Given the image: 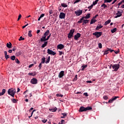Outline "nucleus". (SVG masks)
I'll use <instances>...</instances> for the list:
<instances>
[{
  "label": "nucleus",
  "instance_id": "49530a36",
  "mask_svg": "<svg viewBox=\"0 0 124 124\" xmlns=\"http://www.w3.org/2000/svg\"><path fill=\"white\" fill-rule=\"evenodd\" d=\"M12 101L13 102V103H17V100L16 99H13Z\"/></svg>",
  "mask_w": 124,
  "mask_h": 124
},
{
  "label": "nucleus",
  "instance_id": "aec40b11",
  "mask_svg": "<svg viewBox=\"0 0 124 124\" xmlns=\"http://www.w3.org/2000/svg\"><path fill=\"white\" fill-rule=\"evenodd\" d=\"M84 19H85V17H82V18H81L80 19V20H79L78 23V24H81V23L83 22V21L84 20Z\"/></svg>",
  "mask_w": 124,
  "mask_h": 124
},
{
  "label": "nucleus",
  "instance_id": "5fc2aeb1",
  "mask_svg": "<svg viewBox=\"0 0 124 124\" xmlns=\"http://www.w3.org/2000/svg\"><path fill=\"white\" fill-rule=\"evenodd\" d=\"M73 36L72 35H71V34L69 33L68 35V37L69 38H71V37H72Z\"/></svg>",
  "mask_w": 124,
  "mask_h": 124
},
{
  "label": "nucleus",
  "instance_id": "423d86ee",
  "mask_svg": "<svg viewBox=\"0 0 124 124\" xmlns=\"http://www.w3.org/2000/svg\"><path fill=\"white\" fill-rule=\"evenodd\" d=\"M47 54H48V55H52V56H55V55H56V54H57L56 53V52L53 51V50H52L50 49H47Z\"/></svg>",
  "mask_w": 124,
  "mask_h": 124
},
{
  "label": "nucleus",
  "instance_id": "c9c22d12",
  "mask_svg": "<svg viewBox=\"0 0 124 124\" xmlns=\"http://www.w3.org/2000/svg\"><path fill=\"white\" fill-rule=\"evenodd\" d=\"M15 59H16V57H15L14 55L11 57V59L12 61H15Z\"/></svg>",
  "mask_w": 124,
  "mask_h": 124
},
{
  "label": "nucleus",
  "instance_id": "f704fd0d",
  "mask_svg": "<svg viewBox=\"0 0 124 124\" xmlns=\"http://www.w3.org/2000/svg\"><path fill=\"white\" fill-rule=\"evenodd\" d=\"M49 62H50V56L48 57L47 61L46 62V63H49Z\"/></svg>",
  "mask_w": 124,
  "mask_h": 124
},
{
  "label": "nucleus",
  "instance_id": "774afa93",
  "mask_svg": "<svg viewBox=\"0 0 124 124\" xmlns=\"http://www.w3.org/2000/svg\"><path fill=\"white\" fill-rule=\"evenodd\" d=\"M116 1H117V0H114L111 3V4H114L115 3V2H116Z\"/></svg>",
  "mask_w": 124,
  "mask_h": 124
},
{
  "label": "nucleus",
  "instance_id": "f3484780",
  "mask_svg": "<svg viewBox=\"0 0 124 124\" xmlns=\"http://www.w3.org/2000/svg\"><path fill=\"white\" fill-rule=\"evenodd\" d=\"M51 36V33L49 34V35L46 38H45V39H43L41 42H44V41H47V40H49V38H50V37Z\"/></svg>",
  "mask_w": 124,
  "mask_h": 124
},
{
  "label": "nucleus",
  "instance_id": "7c9ffc66",
  "mask_svg": "<svg viewBox=\"0 0 124 124\" xmlns=\"http://www.w3.org/2000/svg\"><path fill=\"white\" fill-rule=\"evenodd\" d=\"M83 24H88V23H89V20L83 19Z\"/></svg>",
  "mask_w": 124,
  "mask_h": 124
},
{
  "label": "nucleus",
  "instance_id": "7ed1b4c3",
  "mask_svg": "<svg viewBox=\"0 0 124 124\" xmlns=\"http://www.w3.org/2000/svg\"><path fill=\"white\" fill-rule=\"evenodd\" d=\"M111 66L113 69V71H118V70H119V68H120V64L111 65Z\"/></svg>",
  "mask_w": 124,
  "mask_h": 124
},
{
  "label": "nucleus",
  "instance_id": "4468645a",
  "mask_svg": "<svg viewBox=\"0 0 124 124\" xmlns=\"http://www.w3.org/2000/svg\"><path fill=\"white\" fill-rule=\"evenodd\" d=\"M6 47L9 49H11V48H12V44H11L10 42L7 43Z\"/></svg>",
  "mask_w": 124,
  "mask_h": 124
},
{
  "label": "nucleus",
  "instance_id": "6e6d98bb",
  "mask_svg": "<svg viewBox=\"0 0 124 124\" xmlns=\"http://www.w3.org/2000/svg\"><path fill=\"white\" fill-rule=\"evenodd\" d=\"M5 58L6 59V60H8V59H9V55H5Z\"/></svg>",
  "mask_w": 124,
  "mask_h": 124
},
{
  "label": "nucleus",
  "instance_id": "de8ad7c7",
  "mask_svg": "<svg viewBox=\"0 0 124 124\" xmlns=\"http://www.w3.org/2000/svg\"><path fill=\"white\" fill-rule=\"evenodd\" d=\"M93 4H92L91 5L89 6L88 8L89 9H92V8H93Z\"/></svg>",
  "mask_w": 124,
  "mask_h": 124
},
{
  "label": "nucleus",
  "instance_id": "6ab92c4d",
  "mask_svg": "<svg viewBox=\"0 0 124 124\" xmlns=\"http://www.w3.org/2000/svg\"><path fill=\"white\" fill-rule=\"evenodd\" d=\"M96 21V19H94V18H93L91 21L90 25H93V24H94V23H95Z\"/></svg>",
  "mask_w": 124,
  "mask_h": 124
},
{
  "label": "nucleus",
  "instance_id": "09e8293b",
  "mask_svg": "<svg viewBox=\"0 0 124 124\" xmlns=\"http://www.w3.org/2000/svg\"><path fill=\"white\" fill-rule=\"evenodd\" d=\"M41 67H42V63H41H41L39 65V70L41 69Z\"/></svg>",
  "mask_w": 124,
  "mask_h": 124
},
{
  "label": "nucleus",
  "instance_id": "2f4dec72",
  "mask_svg": "<svg viewBox=\"0 0 124 124\" xmlns=\"http://www.w3.org/2000/svg\"><path fill=\"white\" fill-rule=\"evenodd\" d=\"M117 31V28H114L111 30V32L112 33H114V32H116Z\"/></svg>",
  "mask_w": 124,
  "mask_h": 124
},
{
  "label": "nucleus",
  "instance_id": "473e14b6",
  "mask_svg": "<svg viewBox=\"0 0 124 124\" xmlns=\"http://www.w3.org/2000/svg\"><path fill=\"white\" fill-rule=\"evenodd\" d=\"M99 1V0H95L93 3V5H95V4H97V2H98Z\"/></svg>",
  "mask_w": 124,
  "mask_h": 124
},
{
  "label": "nucleus",
  "instance_id": "79ce46f5",
  "mask_svg": "<svg viewBox=\"0 0 124 124\" xmlns=\"http://www.w3.org/2000/svg\"><path fill=\"white\" fill-rule=\"evenodd\" d=\"M5 89H2V92L1 93V94L3 95L5 93Z\"/></svg>",
  "mask_w": 124,
  "mask_h": 124
},
{
  "label": "nucleus",
  "instance_id": "9d476101",
  "mask_svg": "<svg viewBox=\"0 0 124 124\" xmlns=\"http://www.w3.org/2000/svg\"><path fill=\"white\" fill-rule=\"evenodd\" d=\"M59 18L60 19H65V14L63 12L60 13Z\"/></svg>",
  "mask_w": 124,
  "mask_h": 124
},
{
  "label": "nucleus",
  "instance_id": "3c124183",
  "mask_svg": "<svg viewBox=\"0 0 124 124\" xmlns=\"http://www.w3.org/2000/svg\"><path fill=\"white\" fill-rule=\"evenodd\" d=\"M79 1H81V0H76L74 2V4H75V3H77V2H79Z\"/></svg>",
  "mask_w": 124,
  "mask_h": 124
},
{
  "label": "nucleus",
  "instance_id": "c85d7f7f",
  "mask_svg": "<svg viewBox=\"0 0 124 124\" xmlns=\"http://www.w3.org/2000/svg\"><path fill=\"white\" fill-rule=\"evenodd\" d=\"M28 36H29V37H31V36H32V35L31 34V31H29L28 32Z\"/></svg>",
  "mask_w": 124,
  "mask_h": 124
},
{
  "label": "nucleus",
  "instance_id": "c03bdc74",
  "mask_svg": "<svg viewBox=\"0 0 124 124\" xmlns=\"http://www.w3.org/2000/svg\"><path fill=\"white\" fill-rule=\"evenodd\" d=\"M113 101H113V99L111 98V99H110L108 100V103H112Z\"/></svg>",
  "mask_w": 124,
  "mask_h": 124
},
{
  "label": "nucleus",
  "instance_id": "2eb2a0df",
  "mask_svg": "<svg viewBox=\"0 0 124 124\" xmlns=\"http://www.w3.org/2000/svg\"><path fill=\"white\" fill-rule=\"evenodd\" d=\"M44 43L42 45V48H45L46 46H47V44H48V41H44Z\"/></svg>",
  "mask_w": 124,
  "mask_h": 124
},
{
  "label": "nucleus",
  "instance_id": "a878e982",
  "mask_svg": "<svg viewBox=\"0 0 124 124\" xmlns=\"http://www.w3.org/2000/svg\"><path fill=\"white\" fill-rule=\"evenodd\" d=\"M101 7H103V9H105V8H107V5L105 3H103L101 5Z\"/></svg>",
  "mask_w": 124,
  "mask_h": 124
},
{
  "label": "nucleus",
  "instance_id": "603ef678",
  "mask_svg": "<svg viewBox=\"0 0 124 124\" xmlns=\"http://www.w3.org/2000/svg\"><path fill=\"white\" fill-rule=\"evenodd\" d=\"M103 98H104V99H105V100H107V99H108V96H103Z\"/></svg>",
  "mask_w": 124,
  "mask_h": 124
},
{
  "label": "nucleus",
  "instance_id": "20e7f679",
  "mask_svg": "<svg viewBox=\"0 0 124 124\" xmlns=\"http://www.w3.org/2000/svg\"><path fill=\"white\" fill-rule=\"evenodd\" d=\"M50 33V31L46 30V31L44 33L43 36L41 38L40 41L41 42L43 39L45 40L47 35H49Z\"/></svg>",
  "mask_w": 124,
  "mask_h": 124
},
{
  "label": "nucleus",
  "instance_id": "ea45409f",
  "mask_svg": "<svg viewBox=\"0 0 124 124\" xmlns=\"http://www.w3.org/2000/svg\"><path fill=\"white\" fill-rule=\"evenodd\" d=\"M49 110L51 112H56V111H57V108L49 109Z\"/></svg>",
  "mask_w": 124,
  "mask_h": 124
},
{
  "label": "nucleus",
  "instance_id": "a19ab883",
  "mask_svg": "<svg viewBox=\"0 0 124 124\" xmlns=\"http://www.w3.org/2000/svg\"><path fill=\"white\" fill-rule=\"evenodd\" d=\"M19 41H21V40H25V38H23L22 36H20L18 39Z\"/></svg>",
  "mask_w": 124,
  "mask_h": 124
},
{
  "label": "nucleus",
  "instance_id": "9b49d317",
  "mask_svg": "<svg viewBox=\"0 0 124 124\" xmlns=\"http://www.w3.org/2000/svg\"><path fill=\"white\" fill-rule=\"evenodd\" d=\"M64 76V71H62L60 72L58 77L59 78H62Z\"/></svg>",
  "mask_w": 124,
  "mask_h": 124
},
{
  "label": "nucleus",
  "instance_id": "4d7b16f0",
  "mask_svg": "<svg viewBox=\"0 0 124 124\" xmlns=\"http://www.w3.org/2000/svg\"><path fill=\"white\" fill-rule=\"evenodd\" d=\"M59 56H62V54H63V52L60 51H59Z\"/></svg>",
  "mask_w": 124,
  "mask_h": 124
},
{
  "label": "nucleus",
  "instance_id": "864d4df0",
  "mask_svg": "<svg viewBox=\"0 0 124 124\" xmlns=\"http://www.w3.org/2000/svg\"><path fill=\"white\" fill-rule=\"evenodd\" d=\"M21 18H22V15L21 14H20L18 16V18L17 19V21H19V20H20V19H21Z\"/></svg>",
  "mask_w": 124,
  "mask_h": 124
},
{
  "label": "nucleus",
  "instance_id": "680f3d73",
  "mask_svg": "<svg viewBox=\"0 0 124 124\" xmlns=\"http://www.w3.org/2000/svg\"><path fill=\"white\" fill-rule=\"evenodd\" d=\"M84 95H85V96H89V94H88L87 93H83Z\"/></svg>",
  "mask_w": 124,
  "mask_h": 124
},
{
  "label": "nucleus",
  "instance_id": "39448f33",
  "mask_svg": "<svg viewBox=\"0 0 124 124\" xmlns=\"http://www.w3.org/2000/svg\"><path fill=\"white\" fill-rule=\"evenodd\" d=\"M93 35H95L97 38H99V37L102 35V32L96 31L93 33Z\"/></svg>",
  "mask_w": 124,
  "mask_h": 124
},
{
  "label": "nucleus",
  "instance_id": "ddd939ff",
  "mask_svg": "<svg viewBox=\"0 0 124 124\" xmlns=\"http://www.w3.org/2000/svg\"><path fill=\"white\" fill-rule=\"evenodd\" d=\"M81 37V34L80 33H77L76 35H75L74 39L75 40H78V38Z\"/></svg>",
  "mask_w": 124,
  "mask_h": 124
},
{
  "label": "nucleus",
  "instance_id": "58836bf2",
  "mask_svg": "<svg viewBox=\"0 0 124 124\" xmlns=\"http://www.w3.org/2000/svg\"><path fill=\"white\" fill-rule=\"evenodd\" d=\"M56 96H57V97H62L63 96V95L62 94H57Z\"/></svg>",
  "mask_w": 124,
  "mask_h": 124
},
{
  "label": "nucleus",
  "instance_id": "0e129e2a",
  "mask_svg": "<svg viewBox=\"0 0 124 124\" xmlns=\"http://www.w3.org/2000/svg\"><path fill=\"white\" fill-rule=\"evenodd\" d=\"M108 51L110 52V53H112V52H114V50L111 49V48H108Z\"/></svg>",
  "mask_w": 124,
  "mask_h": 124
},
{
  "label": "nucleus",
  "instance_id": "37998d69",
  "mask_svg": "<svg viewBox=\"0 0 124 124\" xmlns=\"http://www.w3.org/2000/svg\"><path fill=\"white\" fill-rule=\"evenodd\" d=\"M119 96H114V97H113L112 98V100H113V101H114V100H116V99H117V98H119Z\"/></svg>",
  "mask_w": 124,
  "mask_h": 124
},
{
  "label": "nucleus",
  "instance_id": "b1692460",
  "mask_svg": "<svg viewBox=\"0 0 124 124\" xmlns=\"http://www.w3.org/2000/svg\"><path fill=\"white\" fill-rule=\"evenodd\" d=\"M81 67H82L81 71H83V70H85V68H86V67H88V65H82Z\"/></svg>",
  "mask_w": 124,
  "mask_h": 124
},
{
  "label": "nucleus",
  "instance_id": "6e6552de",
  "mask_svg": "<svg viewBox=\"0 0 124 124\" xmlns=\"http://www.w3.org/2000/svg\"><path fill=\"white\" fill-rule=\"evenodd\" d=\"M123 15V11L121 12L120 11H118L116 14V16H115V18H119V17H121Z\"/></svg>",
  "mask_w": 124,
  "mask_h": 124
},
{
  "label": "nucleus",
  "instance_id": "69168bd1",
  "mask_svg": "<svg viewBox=\"0 0 124 124\" xmlns=\"http://www.w3.org/2000/svg\"><path fill=\"white\" fill-rule=\"evenodd\" d=\"M45 16V14H42L40 16V17L41 18H43V16Z\"/></svg>",
  "mask_w": 124,
  "mask_h": 124
},
{
  "label": "nucleus",
  "instance_id": "bf43d9fd",
  "mask_svg": "<svg viewBox=\"0 0 124 124\" xmlns=\"http://www.w3.org/2000/svg\"><path fill=\"white\" fill-rule=\"evenodd\" d=\"M63 123H64V120H61V123H59V124H63Z\"/></svg>",
  "mask_w": 124,
  "mask_h": 124
},
{
  "label": "nucleus",
  "instance_id": "a211bd4d",
  "mask_svg": "<svg viewBox=\"0 0 124 124\" xmlns=\"http://www.w3.org/2000/svg\"><path fill=\"white\" fill-rule=\"evenodd\" d=\"M103 28V26L100 25V26H97L95 29L96 31H98L100 29H102Z\"/></svg>",
  "mask_w": 124,
  "mask_h": 124
},
{
  "label": "nucleus",
  "instance_id": "4be33fe9",
  "mask_svg": "<svg viewBox=\"0 0 124 124\" xmlns=\"http://www.w3.org/2000/svg\"><path fill=\"white\" fill-rule=\"evenodd\" d=\"M75 30L73 29L70 31L69 34L73 36V33H74Z\"/></svg>",
  "mask_w": 124,
  "mask_h": 124
},
{
  "label": "nucleus",
  "instance_id": "a18cd8bd",
  "mask_svg": "<svg viewBox=\"0 0 124 124\" xmlns=\"http://www.w3.org/2000/svg\"><path fill=\"white\" fill-rule=\"evenodd\" d=\"M98 47L100 49H101L102 48V44L99 43L98 44Z\"/></svg>",
  "mask_w": 124,
  "mask_h": 124
},
{
  "label": "nucleus",
  "instance_id": "f8f14e48",
  "mask_svg": "<svg viewBox=\"0 0 124 124\" xmlns=\"http://www.w3.org/2000/svg\"><path fill=\"white\" fill-rule=\"evenodd\" d=\"M57 49H59V50H62V49H63L64 48V45L60 44L57 46Z\"/></svg>",
  "mask_w": 124,
  "mask_h": 124
},
{
  "label": "nucleus",
  "instance_id": "5701e85b",
  "mask_svg": "<svg viewBox=\"0 0 124 124\" xmlns=\"http://www.w3.org/2000/svg\"><path fill=\"white\" fill-rule=\"evenodd\" d=\"M91 17V14H88L85 17L84 19H90Z\"/></svg>",
  "mask_w": 124,
  "mask_h": 124
},
{
  "label": "nucleus",
  "instance_id": "cd10ccee",
  "mask_svg": "<svg viewBox=\"0 0 124 124\" xmlns=\"http://www.w3.org/2000/svg\"><path fill=\"white\" fill-rule=\"evenodd\" d=\"M45 60H46V58L45 57L42 58V62H41V63H45Z\"/></svg>",
  "mask_w": 124,
  "mask_h": 124
},
{
  "label": "nucleus",
  "instance_id": "f03ea898",
  "mask_svg": "<svg viewBox=\"0 0 124 124\" xmlns=\"http://www.w3.org/2000/svg\"><path fill=\"white\" fill-rule=\"evenodd\" d=\"M89 110H93V108L91 107H87L85 108L84 107H81L79 109V112H86Z\"/></svg>",
  "mask_w": 124,
  "mask_h": 124
},
{
  "label": "nucleus",
  "instance_id": "1a4fd4ad",
  "mask_svg": "<svg viewBox=\"0 0 124 124\" xmlns=\"http://www.w3.org/2000/svg\"><path fill=\"white\" fill-rule=\"evenodd\" d=\"M31 83L33 85H35L37 84V79L35 78H33L31 80Z\"/></svg>",
  "mask_w": 124,
  "mask_h": 124
},
{
  "label": "nucleus",
  "instance_id": "4c0bfd02",
  "mask_svg": "<svg viewBox=\"0 0 124 124\" xmlns=\"http://www.w3.org/2000/svg\"><path fill=\"white\" fill-rule=\"evenodd\" d=\"M61 5L62 7H67V5L64 3H62Z\"/></svg>",
  "mask_w": 124,
  "mask_h": 124
},
{
  "label": "nucleus",
  "instance_id": "c756f323",
  "mask_svg": "<svg viewBox=\"0 0 124 124\" xmlns=\"http://www.w3.org/2000/svg\"><path fill=\"white\" fill-rule=\"evenodd\" d=\"M108 49L105 50L104 53V55H107V54H109V49L108 48H107Z\"/></svg>",
  "mask_w": 124,
  "mask_h": 124
},
{
  "label": "nucleus",
  "instance_id": "bb28decb",
  "mask_svg": "<svg viewBox=\"0 0 124 124\" xmlns=\"http://www.w3.org/2000/svg\"><path fill=\"white\" fill-rule=\"evenodd\" d=\"M62 114L63 115V116L61 117L62 119H63L64 118H65L66 116H67V114H66V113H62Z\"/></svg>",
  "mask_w": 124,
  "mask_h": 124
},
{
  "label": "nucleus",
  "instance_id": "0eeeda50",
  "mask_svg": "<svg viewBox=\"0 0 124 124\" xmlns=\"http://www.w3.org/2000/svg\"><path fill=\"white\" fill-rule=\"evenodd\" d=\"M75 14L77 16H80L83 13V11L82 10H78L75 12Z\"/></svg>",
  "mask_w": 124,
  "mask_h": 124
},
{
  "label": "nucleus",
  "instance_id": "412c9836",
  "mask_svg": "<svg viewBox=\"0 0 124 124\" xmlns=\"http://www.w3.org/2000/svg\"><path fill=\"white\" fill-rule=\"evenodd\" d=\"M110 23H111V19H108L105 22V26H107V25H108V24H110Z\"/></svg>",
  "mask_w": 124,
  "mask_h": 124
},
{
  "label": "nucleus",
  "instance_id": "dca6fc26",
  "mask_svg": "<svg viewBox=\"0 0 124 124\" xmlns=\"http://www.w3.org/2000/svg\"><path fill=\"white\" fill-rule=\"evenodd\" d=\"M29 76H35L36 75V72L34 71L33 73H28Z\"/></svg>",
  "mask_w": 124,
  "mask_h": 124
},
{
  "label": "nucleus",
  "instance_id": "72a5a7b5",
  "mask_svg": "<svg viewBox=\"0 0 124 124\" xmlns=\"http://www.w3.org/2000/svg\"><path fill=\"white\" fill-rule=\"evenodd\" d=\"M124 0H122L121 1H120V2L118 4V8H119V7H120V5H121V4H123V3L124 2Z\"/></svg>",
  "mask_w": 124,
  "mask_h": 124
},
{
  "label": "nucleus",
  "instance_id": "13d9d810",
  "mask_svg": "<svg viewBox=\"0 0 124 124\" xmlns=\"http://www.w3.org/2000/svg\"><path fill=\"white\" fill-rule=\"evenodd\" d=\"M86 83H87V84H91L92 83H93V81H91V80H88L86 81Z\"/></svg>",
  "mask_w": 124,
  "mask_h": 124
},
{
  "label": "nucleus",
  "instance_id": "e433bc0d",
  "mask_svg": "<svg viewBox=\"0 0 124 124\" xmlns=\"http://www.w3.org/2000/svg\"><path fill=\"white\" fill-rule=\"evenodd\" d=\"M35 111H36V109H34L32 110V111L31 112V116H29V118H31V117H32V115L33 114V112H35Z\"/></svg>",
  "mask_w": 124,
  "mask_h": 124
},
{
  "label": "nucleus",
  "instance_id": "8fccbe9b",
  "mask_svg": "<svg viewBox=\"0 0 124 124\" xmlns=\"http://www.w3.org/2000/svg\"><path fill=\"white\" fill-rule=\"evenodd\" d=\"M15 61L16 63H18V64L20 63V61H19V60H18V59H16Z\"/></svg>",
  "mask_w": 124,
  "mask_h": 124
},
{
  "label": "nucleus",
  "instance_id": "393cba45",
  "mask_svg": "<svg viewBox=\"0 0 124 124\" xmlns=\"http://www.w3.org/2000/svg\"><path fill=\"white\" fill-rule=\"evenodd\" d=\"M21 54L22 52L21 51H19L16 53V57H19V56H21Z\"/></svg>",
  "mask_w": 124,
  "mask_h": 124
},
{
  "label": "nucleus",
  "instance_id": "f257e3e1",
  "mask_svg": "<svg viewBox=\"0 0 124 124\" xmlns=\"http://www.w3.org/2000/svg\"><path fill=\"white\" fill-rule=\"evenodd\" d=\"M16 93V90L13 89V88L9 89L8 90V94H9V95H11V96H12V97H14V96H15Z\"/></svg>",
  "mask_w": 124,
  "mask_h": 124
},
{
  "label": "nucleus",
  "instance_id": "052dcab7",
  "mask_svg": "<svg viewBox=\"0 0 124 124\" xmlns=\"http://www.w3.org/2000/svg\"><path fill=\"white\" fill-rule=\"evenodd\" d=\"M42 122L44 123V124H45L47 122V119H44V120H42Z\"/></svg>",
  "mask_w": 124,
  "mask_h": 124
},
{
  "label": "nucleus",
  "instance_id": "338daca9",
  "mask_svg": "<svg viewBox=\"0 0 124 124\" xmlns=\"http://www.w3.org/2000/svg\"><path fill=\"white\" fill-rule=\"evenodd\" d=\"M97 17H98V15H96L94 17H93V19H96Z\"/></svg>",
  "mask_w": 124,
  "mask_h": 124
},
{
  "label": "nucleus",
  "instance_id": "e2e57ef3",
  "mask_svg": "<svg viewBox=\"0 0 124 124\" xmlns=\"http://www.w3.org/2000/svg\"><path fill=\"white\" fill-rule=\"evenodd\" d=\"M33 65H34L33 64H31L29 65V68L32 67V66H33Z\"/></svg>",
  "mask_w": 124,
  "mask_h": 124
}]
</instances>
